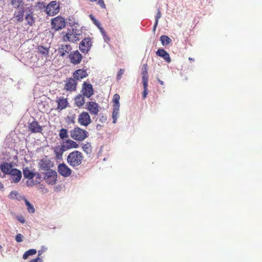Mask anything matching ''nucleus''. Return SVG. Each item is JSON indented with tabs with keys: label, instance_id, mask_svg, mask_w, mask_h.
Here are the masks:
<instances>
[{
	"label": "nucleus",
	"instance_id": "obj_1",
	"mask_svg": "<svg viewBox=\"0 0 262 262\" xmlns=\"http://www.w3.org/2000/svg\"><path fill=\"white\" fill-rule=\"evenodd\" d=\"M82 160V155L81 152L78 150H74L70 152L67 159L68 164L73 167L80 165Z\"/></svg>",
	"mask_w": 262,
	"mask_h": 262
},
{
	"label": "nucleus",
	"instance_id": "obj_2",
	"mask_svg": "<svg viewBox=\"0 0 262 262\" xmlns=\"http://www.w3.org/2000/svg\"><path fill=\"white\" fill-rule=\"evenodd\" d=\"M79 36L80 34L77 33L76 30L71 28L68 29L66 34L63 36V40L65 42H77L80 40Z\"/></svg>",
	"mask_w": 262,
	"mask_h": 262
},
{
	"label": "nucleus",
	"instance_id": "obj_3",
	"mask_svg": "<svg viewBox=\"0 0 262 262\" xmlns=\"http://www.w3.org/2000/svg\"><path fill=\"white\" fill-rule=\"evenodd\" d=\"M87 132L79 127H75L70 132V136L73 139L82 141L87 137Z\"/></svg>",
	"mask_w": 262,
	"mask_h": 262
},
{
	"label": "nucleus",
	"instance_id": "obj_4",
	"mask_svg": "<svg viewBox=\"0 0 262 262\" xmlns=\"http://www.w3.org/2000/svg\"><path fill=\"white\" fill-rule=\"evenodd\" d=\"M43 180L49 185H54L57 179V172L54 170H49L48 171L43 172Z\"/></svg>",
	"mask_w": 262,
	"mask_h": 262
},
{
	"label": "nucleus",
	"instance_id": "obj_5",
	"mask_svg": "<svg viewBox=\"0 0 262 262\" xmlns=\"http://www.w3.org/2000/svg\"><path fill=\"white\" fill-rule=\"evenodd\" d=\"M46 11L49 15H56L59 12V5L56 1H52L47 6Z\"/></svg>",
	"mask_w": 262,
	"mask_h": 262
},
{
	"label": "nucleus",
	"instance_id": "obj_6",
	"mask_svg": "<svg viewBox=\"0 0 262 262\" xmlns=\"http://www.w3.org/2000/svg\"><path fill=\"white\" fill-rule=\"evenodd\" d=\"M51 24L53 29L55 30H59L65 27V19L61 16H57L52 19Z\"/></svg>",
	"mask_w": 262,
	"mask_h": 262
},
{
	"label": "nucleus",
	"instance_id": "obj_7",
	"mask_svg": "<svg viewBox=\"0 0 262 262\" xmlns=\"http://www.w3.org/2000/svg\"><path fill=\"white\" fill-rule=\"evenodd\" d=\"M81 92L83 96L87 98H90L94 94L92 85L91 83L84 82L82 84Z\"/></svg>",
	"mask_w": 262,
	"mask_h": 262
},
{
	"label": "nucleus",
	"instance_id": "obj_8",
	"mask_svg": "<svg viewBox=\"0 0 262 262\" xmlns=\"http://www.w3.org/2000/svg\"><path fill=\"white\" fill-rule=\"evenodd\" d=\"M92 46L91 39L90 38L83 39L79 44V49L83 53H87Z\"/></svg>",
	"mask_w": 262,
	"mask_h": 262
},
{
	"label": "nucleus",
	"instance_id": "obj_9",
	"mask_svg": "<svg viewBox=\"0 0 262 262\" xmlns=\"http://www.w3.org/2000/svg\"><path fill=\"white\" fill-rule=\"evenodd\" d=\"M57 169L59 173L64 177H68L71 176L72 171L64 163L59 164L58 165Z\"/></svg>",
	"mask_w": 262,
	"mask_h": 262
},
{
	"label": "nucleus",
	"instance_id": "obj_10",
	"mask_svg": "<svg viewBox=\"0 0 262 262\" xmlns=\"http://www.w3.org/2000/svg\"><path fill=\"white\" fill-rule=\"evenodd\" d=\"M69 57L70 62L74 64L80 63L82 58L81 54L78 51L71 52L69 54Z\"/></svg>",
	"mask_w": 262,
	"mask_h": 262
},
{
	"label": "nucleus",
	"instance_id": "obj_11",
	"mask_svg": "<svg viewBox=\"0 0 262 262\" xmlns=\"http://www.w3.org/2000/svg\"><path fill=\"white\" fill-rule=\"evenodd\" d=\"M12 180V182L17 183L20 181L22 177V174L20 170L17 168H12L9 174Z\"/></svg>",
	"mask_w": 262,
	"mask_h": 262
},
{
	"label": "nucleus",
	"instance_id": "obj_12",
	"mask_svg": "<svg viewBox=\"0 0 262 262\" xmlns=\"http://www.w3.org/2000/svg\"><path fill=\"white\" fill-rule=\"evenodd\" d=\"M120 96L118 94H116L113 96V114L112 115H118L119 113L120 107Z\"/></svg>",
	"mask_w": 262,
	"mask_h": 262
},
{
	"label": "nucleus",
	"instance_id": "obj_13",
	"mask_svg": "<svg viewBox=\"0 0 262 262\" xmlns=\"http://www.w3.org/2000/svg\"><path fill=\"white\" fill-rule=\"evenodd\" d=\"M76 80L73 78H70L68 79L64 85V89L67 91H74L76 89L77 83Z\"/></svg>",
	"mask_w": 262,
	"mask_h": 262
},
{
	"label": "nucleus",
	"instance_id": "obj_14",
	"mask_svg": "<svg viewBox=\"0 0 262 262\" xmlns=\"http://www.w3.org/2000/svg\"><path fill=\"white\" fill-rule=\"evenodd\" d=\"M61 145L66 151L69 149L77 148L79 147L78 143L71 139H68L65 141H63Z\"/></svg>",
	"mask_w": 262,
	"mask_h": 262
},
{
	"label": "nucleus",
	"instance_id": "obj_15",
	"mask_svg": "<svg viewBox=\"0 0 262 262\" xmlns=\"http://www.w3.org/2000/svg\"><path fill=\"white\" fill-rule=\"evenodd\" d=\"M73 77L76 80H80L88 76L86 70L84 69H80L76 70L73 74Z\"/></svg>",
	"mask_w": 262,
	"mask_h": 262
},
{
	"label": "nucleus",
	"instance_id": "obj_16",
	"mask_svg": "<svg viewBox=\"0 0 262 262\" xmlns=\"http://www.w3.org/2000/svg\"><path fill=\"white\" fill-rule=\"evenodd\" d=\"M29 129L32 133H41L42 130V126L36 120H33L29 124Z\"/></svg>",
	"mask_w": 262,
	"mask_h": 262
},
{
	"label": "nucleus",
	"instance_id": "obj_17",
	"mask_svg": "<svg viewBox=\"0 0 262 262\" xmlns=\"http://www.w3.org/2000/svg\"><path fill=\"white\" fill-rule=\"evenodd\" d=\"M99 108L98 104L95 102L90 101L86 104V109L92 114L97 115L99 112Z\"/></svg>",
	"mask_w": 262,
	"mask_h": 262
},
{
	"label": "nucleus",
	"instance_id": "obj_18",
	"mask_svg": "<svg viewBox=\"0 0 262 262\" xmlns=\"http://www.w3.org/2000/svg\"><path fill=\"white\" fill-rule=\"evenodd\" d=\"M71 50L72 47L70 45H61L58 49L57 51L58 54L60 56L63 57L66 55V54L69 53Z\"/></svg>",
	"mask_w": 262,
	"mask_h": 262
},
{
	"label": "nucleus",
	"instance_id": "obj_19",
	"mask_svg": "<svg viewBox=\"0 0 262 262\" xmlns=\"http://www.w3.org/2000/svg\"><path fill=\"white\" fill-rule=\"evenodd\" d=\"M56 103H57V109L59 110L65 108L68 104L67 99L63 97H57Z\"/></svg>",
	"mask_w": 262,
	"mask_h": 262
},
{
	"label": "nucleus",
	"instance_id": "obj_20",
	"mask_svg": "<svg viewBox=\"0 0 262 262\" xmlns=\"http://www.w3.org/2000/svg\"><path fill=\"white\" fill-rule=\"evenodd\" d=\"M12 167V163L3 162L0 165V169L5 174H9Z\"/></svg>",
	"mask_w": 262,
	"mask_h": 262
},
{
	"label": "nucleus",
	"instance_id": "obj_21",
	"mask_svg": "<svg viewBox=\"0 0 262 262\" xmlns=\"http://www.w3.org/2000/svg\"><path fill=\"white\" fill-rule=\"evenodd\" d=\"M50 161L47 159H42L39 163V167L40 169L48 171L49 170H52L50 168Z\"/></svg>",
	"mask_w": 262,
	"mask_h": 262
},
{
	"label": "nucleus",
	"instance_id": "obj_22",
	"mask_svg": "<svg viewBox=\"0 0 262 262\" xmlns=\"http://www.w3.org/2000/svg\"><path fill=\"white\" fill-rule=\"evenodd\" d=\"M37 53L41 55L42 58H47L49 53V48L44 47L42 46H38L37 48Z\"/></svg>",
	"mask_w": 262,
	"mask_h": 262
},
{
	"label": "nucleus",
	"instance_id": "obj_23",
	"mask_svg": "<svg viewBox=\"0 0 262 262\" xmlns=\"http://www.w3.org/2000/svg\"><path fill=\"white\" fill-rule=\"evenodd\" d=\"M156 55L158 56L162 57L167 62L171 61V59L169 54L164 49H160L156 52Z\"/></svg>",
	"mask_w": 262,
	"mask_h": 262
},
{
	"label": "nucleus",
	"instance_id": "obj_24",
	"mask_svg": "<svg viewBox=\"0 0 262 262\" xmlns=\"http://www.w3.org/2000/svg\"><path fill=\"white\" fill-rule=\"evenodd\" d=\"M65 151V149L63 148V146H62L61 144L60 146H56L54 148V152L56 158L57 159H61L63 155V153Z\"/></svg>",
	"mask_w": 262,
	"mask_h": 262
},
{
	"label": "nucleus",
	"instance_id": "obj_25",
	"mask_svg": "<svg viewBox=\"0 0 262 262\" xmlns=\"http://www.w3.org/2000/svg\"><path fill=\"white\" fill-rule=\"evenodd\" d=\"M142 82H148V66L147 64H144L142 68Z\"/></svg>",
	"mask_w": 262,
	"mask_h": 262
},
{
	"label": "nucleus",
	"instance_id": "obj_26",
	"mask_svg": "<svg viewBox=\"0 0 262 262\" xmlns=\"http://www.w3.org/2000/svg\"><path fill=\"white\" fill-rule=\"evenodd\" d=\"M74 102L78 107L82 106L85 103L84 96L82 95H78L76 96L74 98Z\"/></svg>",
	"mask_w": 262,
	"mask_h": 262
},
{
	"label": "nucleus",
	"instance_id": "obj_27",
	"mask_svg": "<svg viewBox=\"0 0 262 262\" xmlns=\"http://www.w3.org/2000/svg\"><path fill=\"white\" fill-rule=\"evenodd\" d=\"M78 122L81 125H88L91 122L90 116H79Z\"/></svg>",
	"mask_w": 262,
	"mask_h": 262
},
{
	"label": "nucleus",
	"instance_id": "obj_28",
	"mask_svg": "<svg viewBox=\"0 0 262 262\" xmlns=\"http://www.w3.org/2000/svg\"><path fill=\"white\" fill-rule=\"evenodd\" d=\"M23 174L25 178L32 180L35 176V173L30 171L28 167H26L23 169Z\"/></svg>",
	"mask_w": 262,
	"mask_h": 262
},
{
	"label": "nucleus",
	"instance_id": "obj_29",
	"mask_svg": "<svg viewBox=\"0 0 262 262\" xmlns=\"http://www.w3.org/2000/svg\"><path fill=\"white\" fill-rule=\"evenodd\" d=\"M8 197L10 199L12 200H17L18 201H20L25 198L19 195V193L16 191H12L10 192L9 194L8 195Z\"/></svg>",
	"mask_w": 262,
	"mask_h": 262
},
{
	"label": "nucleus",
	"instance_id": "obj_30",
	"mask_svg": "<svg viewBox=\"0 0 262 262\" xmlns=\"http://www.w3.org/2000/svg\"><path fill=\"white\" fill-rule=\"evenodd\" d=\"M24 13V10L15 11L14 14V18L18 22L22 21L23 20Z\"/></svg>",
	"mask_w": 262,
	"mask_h": 262
},
{
	"label": "nucleus",
	"instance_id": "obj_31",
	"mask_svg": "<svg viewBox=\"0 0 262 262\" xmlns=\"http://www.w3.org/2000/svg\"><path fill=\"white\" fill-rule=\"evenodd\" d=\"M36 253L37 251L36 249H30L24 253V254L23 255V258L24 259H26L28 258L29 256L35 255L36 254Z\"/></svg>",
	"mask_w": 262,
	"mask_h": 262
},
{
	"label": "nucleus",
	"instance_id": "obj_32",
	"mask_svg": "<svg viewBox=\"0 0 262 262\" xmlns=\"http://www.w3.org/2000/svg\"><path fill=\"white\" fill-rule=\"evenodd\" d=\"M160 40L163 46L168 45L171 42V39L166 35H162L160 37Z\"/></svg>",
	"mask_w": 262,
	"mask_h": 262
},
{
	"label": "nucleus",
	"instance_id": "obj_33",
	"mask_svg": "<svg viewBox=\"0 0 262 262\" xmlns=\"http://www.w3.org/2000/svg\"><path fill=\"white\" fill-rule=\"evenodd\" d=\"M23 200L25 201L26 205L27 207V210L29 213H33L35 212V208L30 203V202L26 199L23 198Z\"/></svg>",
	"mask_w": 262,
	"mask_h": 262
},
{
	"label": "nucleus",
	"instance_id": "obj_34",
	"mask_svg": "<svg viewBox=\"0 0 262 262\" xmlns=\"http://www.w3.org/2000/svg\"><path fill=\"white\" fill-rule=\"evenodd\" d=\"M59 136L62 140H64L66 138H68L67 130L64 128L61 129L59 131Z\"/></svg>",
	"mask_w": 262,
	"mask_h": 262
},
{
	"label": "nucleus",
	"instance_id": "obj_35",
	"mask_svg": "<svg viewBox=\"0 0 262 262\" xmlns=\"http://www.w3.org/2000/svg\"><path fill=\"white\" fill-rule=\"evenodd\" d=\"M25 19L30 26H32L34 23V18L32 14H28L25 17Z\"/></svg>",
	"mask_w": 262,
	"mask_h": 262
},
{
	"label": "nucleus",
	"instance_id": "obj_36",
	"mask_svg": "<svg viewBox=\"0 0 262 262\" xmlns=\"http://www.w3.org/2000/svg\"><path fill=\"white\" fill-rule=\"evenodd\" d=\"M161 17V13L159 9L158 10V12L155 16V23L154 25L153 30L155 31L156 29L159 18Z\"/></svg>",
	"mask_w": 262,
	"mask_h": 262
},
{
	"label": "nucleus",
	"instance_id": "obj_37",
	"mask_svg": "<svg viewBox=\"0 0 262 262\" xmlns=\"http://www.w3.org/2000/svg\"><path fill=\"white\" fill-rule=\"evenodd\" d=\"M23 0H10L11 4L14 8H18L23 4Z\"/></svg>",
	"mask_w": 262,
	"mask_h": 262
},
{
	"label": "nucleus",
	"instance_id": "obj_38",
	"mask_svg": "<svg viewBox=\"0 0 262 262\" xmlns=\"http://www.w3.org/2000/svg\"><path fill=\"white\" fill-rule=\"evenodd\" d=\"M82 148L86 154H90L91 152V145L89 143L83 144Z\"/></svg>",
	"mask_w": 262,
	"mask_h": 262
},
{
	"label": "nucleus",
	"instance_id": "obj_39",
	"mask_svg": "<svg viewBox=\"0 0 262 262\" xmlns=\"http://www.w3.org/2000/svg\"><path fill=\"white\" fill-rule=\"evenodd\" d=\"M143 89L144 91L142 93V97L143 99H144L146 98L147 95V86H148V82H143Z\"/></svg>",
	"mask_w": 262,
	"mask_h": 262
},
{
	"label": "nucleus",
	"instance_id": "obj_40",
	"mask_svg": "<svg viewBox=\"0 0 262 262\" xmlns=\"http://www.w3.org/2000/svg\"><path fill=\"white\" fill-rule=\"evenodd\" d=\"M90 17L92 19V20L93 21L94 24L100 29L102 27H101L100 23L99 21H98L95 17L92 15L91 14L90 15Z\"/></svg>",
	"mask_w": 262,
	"mask_h": 262
},
{
	"label": "nucleus",
	"instance_id": "obj_41",
	"mask_svg": "<svg viewBox=\"0 0 262 262\" xmlns=\"http://www.w3.org/2000/svg\"><path fill=\"white\" fill-rule=\"evenodd\" d=\"M92 2L97 1V4H98L102 8H105V5L103 0H89Z\"/></svg>",
	"mask_w": 262,
	"mask_h": 262
},
{
	"label": "nucleus",
	"instance_id": "obj_42",
	"mask_svg": "<svg viewBox=\"0 0 262 262\" xmlns=\"http://www.w3.org/2000/svg\"><path fill=\"white\" fill-rule=\"evenodd\" d=\"M100 32L101 33V34H102L104 39L105 41H109L110 40V38L109 37L106 35V32L105 31H104V30L101 28L100 29Z\"/></svg>",
	"mask_w": 262,
	"mask_h": 262
},
{
	"label": "nucleus",
	"instance_id": "obj_43",
	"mask_svg": "<svg viewBox=\"0 0 262 262\" xmlns=\"http://www.w3.org/2000/svg\"><path fill=\"white\" fill-rule=\"evenodd\" d=\"M124 69H120V70L118 71L117 75V79L118 80L121 79V78H122V75L124 74Z\"/></svg>",
	"mask_w": 262,
	"mask_h": 262
},
{
	"label": "nucleus",
	"instance_id": "obj_44",
	"mask_svg": "<svg viewBox=\"0 0 262 262\" xmlns=\"http://www.w3.org/2000/svg\"><path fill=\"white\" fill-rule=\"evenodd\" d=\"M23 237L24 236L22 234H21L20 233H18L16 235L15 240L17 242L20 243L23 241Z\"/></svg>",
	"mask_w": 262,
	"mask_h": 262
},
{
	"label": "nucleus",
	"instance_id": "obj_45",
	"mask_svg": "<svg viewBox=\"0 0 262 262\" xmlns=\"http://www.w3.org/2000/svg\"><path fill=\"white\" fill-rule=\"evenodd\" d=\"M16 219L19 222L22 224H24L25 222V219L22 215L17 216Z\"/></svg>",
	"mask_w": 262,
	"mask_h": 262
},
{
	"label": "nucleus",
	"instance_id": "obj_46",
	"mask_svg": "<svg viewBox=\"0 0 262 262\" xmlns=\"http://www.w3.org/2000/svg\"><path fill=\"white\" fill-rule=\"evenodd\" d=\"M99 120L101 122H105L106 121V116H101Z\"/></svg>",
	"mask_w": 262,
	"mask_h": 262
},
{
	"label": "nucleus",
	"instance_id": "obj_47",
	"mask_svg": "<svg viewBox=\"0 0 262 262\" xmlns=\"http://www.w3.org/2000/svg\"><path fill=\"white\" fill-rule=\"evenodd\" d=\"M37 183H39V182L36 181H35V183H33V182H32V181L30 182V183H29V182H27V185H28V186H33V185H34L35 184H37Z\"/></svg>",
	"mask_w": 262,
	"mask_h": 262
},
{
	"label": "nucleus",
	"instance_id": "obj_48",
	"mask_svg": "<svg viewBox=\"0 0 262 262\" xmlns=\"http://www.w3.org/2000/svg\"><path fill=\"white\" fill-rule=\"evenodd\" d=\"M36 179L40 180L41 179V174L39 173H35V176Z\"/></svg>",
	"mask_w": 262,
	"mask_h": 262
},
{
	"label": "nucleus",
	"instance_id": "obj_49",
	"mask_svg": "<svg viewBox=\"0 0 262 262\" xmlns=\"http://www.w3.org/2000/svg\"><path fill=\"white\" fill-rule=\"evenodd\" d=\"M113 116V122L114 123H115L116 122V120H117V116Z\"/></svg>",
	"mask_w": 262,
	"mask_h": 262
},
{
	"label": "nucleus",
	"instance_id": "obj_50",
	"mask_svg": "<svg viewBox=\"0 0 262 262\" xmlns=\"http://www.w3.org/2000/svg\"><path fill=\"white\" fill-rule=\"evenodd\" d=\"M43 253V251H41V250H39L38 251V257L40 256L41 255V254H42Z\"/></svg>",
	"mask_w": 262,
	"mask_h": 262
},
{
	"label": "nucleus",
	"instance_id": "obj_51",
	"mask_svg": "<svg viewBox=\"0 0 262 262\" xmlns=\"http://www.w3.org/2000/svg\"><path fill=\"white\" fill-rule=\"evenodd\" d=\"M158 81H159V82L160 83L161 85H164V82L163 81L159 79H158Z\"/></svg>",
	"mask_w": 262,
	"mask_h": 262
},
{
	"label": "nucleus",
	"instance_id": "obj_52",
	"mask_svg": "<svg viewBox=\"0 0 262 262\" xmlns=\"http://www.w3.org/2000/svg\"><path fill=\"white\" fill-rule=\"evenodd\" d=\"M4 188V185L3 184L0 182V189H2Z\"/></svg>",
	"mask_w": 262,
	"mask_h": 262
},
{
	"label": "nucleus",
	"instance_id": "obj_53",
	"mask_svg": "<svg viewBox=\"0 0 262 262\" xmlns=\"http://www.w3.org/2000/svg\"><path fill=\"white\" fill-rule=\"evenodd\" d=\"M80 115H89V114H88V113L87 112H83Z\"/></svg>",
	"mask_w": 262,
	"mask_h": 262
},
{
	"label": "nucleus",
	"instance_id": "obj_54",
	"mask_svg": "<svg viewBox=\"0 0 262 262\" xmlns=\"http://www.w3.org/2000/svg\"><path fill=\"white\" fill-rule=\"evenodd\" d=\"M3 250V247L0 245V251H2Z\"/></svg>",
	"mask_w": 262,
	"mask_h": 262
},
{
	"label": "nucleus",
	"instance_id": "obj_55",
	"mask_svg": "<svg viewBox=\"0 0 262 262\" xmlns=\"http://www.w3.org/2000/svg\"><path fill=\"white\" fill-rule=\"evenodd\" d=\"M189 60L190 61H193V59L192 58L189 57Z\"/></svg>",
	"mask_w": 262,
	"mask_h": 262
}]
</instances>
